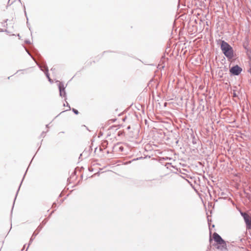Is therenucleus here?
Wrapping results in <instances>:
<instances>
[{"mask_svg": "<svg viewBox=\"0 0 251 251\" xmlns=\"http://www.w3.org/2000/svg\"><path fill=\"white\" fill-rule=\"evenodd\" d=\"M73 111H74V112L76 114H77L78 113V112L77 110L75 109H73Z\"/></svg>", "mask_w": 251, "mask_h": 251, "instance_id": "7", "label": "nucleus"}, {"mask_svg": "<svg viewBox=\"0 0 251 251\" xmlns=\"http://www.w3.org/2000/svg\"><path fill=\"white\" fill-rule=\"evenodd\" d=\"M63 104H64V106H66V104H65V103H63Z\"/></svg>", "mask_w": 251, "mask_h": 251, "instance_id": "8", "label": "nucleus"}, {"mask_svg": "<svg viewBox=\"0 0 251 251\" xmlns=\"http://www.w3.org/2000/svg\"><path fill=\"white\" fill-rule=\"evenodd\" d=\"M63 104H64V106H66V104H65V103H63Z\"/></svg>", "mask_w": 251, "mask_h": 251, "instance_id": "9", "label": "nucleus"}, {"mask_svg": "<svg viewBox=\"0 0 251 251\" xmlns=\"http://www.w3.org/2000/svg\"><path fill=\"white\" fill-rule=\"evenodd\" d=\"M241 215L246 222L247 227L251 229V215L246 213H241Z\"/></svg>", "mask_w": 251, "mask_h": 251, "instance_id": "3", "label": "nucleus"}, {"mask_svg": "<svg viewBox=\"0 0 251 251\" xmlns=\"http://www.w3.org/2000/svg\"><path fill=\"white\" fill-rule=\"evenodd\" d=\"M211 232H210L209 241L211 242L212 239L215 242V246L217 249L221 251H226L227 250L226 242L224 240L222 237L216 232H214L212 235V238L211 236Z\"/></svg>", "mask_w": 251, "mask_h": 251, "instance_id": "1", "label": "nucleus"}, {"mask_svg": "<svg viewBox=\"0 0 251 251\" xmlns=\"http://www.w3.org/2000/svg\"><path fill=\"white\" fill-rule=\"evenodd\" d=\"M242 69L236 65L230 69V72L235 75H238L241 72Z\"/></svg>", "mask_w": 251, "mask_h": 251, "instance_id": "4", "label": "nucleus"}, {"mask_svg": "<svg viewBox=\"0 0 251 251\" xmlns=\"http://www.w3.org/2000/svg\"><path fill=\"white\" fill-rule=\"evenodd\" d=\"M59 87L60 95H62V93L64 92V88L63 87V85L62 84H61V83H60Z\"/></svg>", "mask_w": 251, "mask_h": 251, "instance_id": "5", "label": "nucleus"}, {"mask_svg": "<svg viewBox=\"0 0 251 251\" xmlns=\"http://www.w3.org/2000/svg\"><path fill=\"white\" fill-rule=\"evenodd\" d=\"M66 103H67V108H66V109H65V108H64V111H67V110H69V109H70V107L69 106H68V102H67V101H66Z\"/></svg>", "mask_w": 251, "mask_h": 251, "instance_id": "6", "label": "nucleus"}, {"mask_svg": "<svg viewBox=\"0 0 251 251\" xmlns=\"http://www.w3.org/2000/svg\"><path fill=\"white\" fill-rule=\"evenodd\" d=\"M221 50L224 55L228 59L233 57L234 52L232 48L226 42L222 41L221 44Z\"/></svg>", "mask_w": 251, "mask_h": 251, "instance_id": "2", "label": "nucleus"}]
</instances>
